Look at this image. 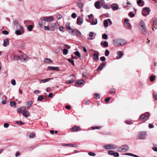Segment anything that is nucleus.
<instances>
[{
    "mask_svg": "<svg viewBox=\"0 0 157 157\" xmlns=\"http://www.w3.org/2000/svg\"><path fill=\"white\" fill-rule=\"evenodd\" d=\"M139 30L140 32L143 34L145 35L147 33V30L145 24L143 20L140 21L138 24Z\"/></svg>",
    "mask_w": 157,
    "mask_h": 157,
    "instance_id": "obj_1",
    "label": "nucleus"
},
{
    "mask_svg": "<svg viewBox=\"0 0 157 157\" xmlns=\"http://www.w3.org/2000/svg\"><path fill=\"white\" fill-rule=\"evenodd\" d=\"M127 42L125 40L122 39H115L113 40V45L117 46H123L125 45Z\"/></svg>",
    "mask_w": 157,
    "mask_h": 157,
    "instance_id": "obj_2",
    "label": "nucleus"
},
{
    "mask_svg": "<svg viewBox=\"0 0 157 157\" xmlns=\"http://www.w3.org/2000/svg\"><path fill=\"white\" fill-rule=\"evenodd\" d=\"M72 35L74 36H77L81 37L82 36V34L78 30L75 29H72L71 32H69Z\"/></svg>",
    "mask_w": 157,
    "mask_h": 157,
    "instance_id": "obj_3",
    "label": "nucleus"
},
{
    "mask_svg": "<svg viewBox=\"0 0 157 157\" xmlns=\"http://www.w3.org/2000/svg\"><path fill=\"white\" fill-rule=\"evenodd\" d=\"M117 147V146L116 145L111 144H109L103 146V148L106 150L113 149L116 148Z\"/></svg>",
    "mask_w": 157,
    "mask_h": 157,
    "instance_id": "obj_4",
    "label": "nucleus"
},
{
    "mask_svg": "<svg viewBox=\"0 0 157 157\" xmlns=\"http://www.w3.org/2000/svg\"><path fill=\"white\" fill-rule=\"evenodd\" d=\"M129 149V147L126 145H123L118 149L119 151L121 152H125Z\"/></svg>",
    "mask_w": 157,
    "mask_h": 157,
    "instance_id": "obj_5",
    "label": "nucleus"
},
{
    "mask_svg": "<svg viewBox=\"0 0 157 157\" xmlns=\"http://www.w3.org/2000/svg\"><path fill=\"white\" fill-rule=\"evenodd\" d=\"M150 116L148 113H146L145 114L142 115L140 117L141 121H146L147 120Z\"/></svg>",
    "mask_w": 157,
    "mask_h": 157,
    "instance_id": "obj_6",
    "label": "nucleus"
},
{
    "mask_svg": "<svg viewBox=\"0 0 157 157\" xmlns=\"http://www.w3.org/2000/svg\"><path fill=\"white\" fill-rule=\"evenodd\" d=\"M46 21L44 19V17L40 18L38 21L39 26L40 28H43L44 26L45 25Z\"/></svg>",
    "mask_w": 157,
    "mask_h": 157,
    "instance_id": "obj_7",
    "label": "nucleus"
},
{
    "mask_svg": "<svg viewBox=\"0 0 157 157\" xmlns=\"http://www.w3.org/2000/svg\"><path fill=\"white\" fill-rule=\"evenodd\" d=\"M147 136V134L145 132H141L139 133L138 137V139H144Z\"/></svg>",
    "mask_w": 157,
    "mask_h": 157,
    "instance_id": "obj_8",
    "label": "nucleus"
},
{
    "mask_svg": "<svg viewBox=\"0 0 157 157\" xmlns=\"http://www.w3.org/2000/svg\"><path fill=\"white\" fill-rule=\"evenodd\" d=\"M150 11V10L149 8H144L142 10V14L144 16H146L149 14Z\"/></svg>",
    "mask_w": 157,
    "mask_h": 157,
    "instance_id": "obj_9",
    "label": "nucleus"
},
{
    "mask_svg": "<svg viewBox=\"0 0 157 157\" xmlns=\"http://www.w3.org/2000/svg\"><path fill=\"white\" fill-rule=\"evenodd\" d=\"M24 32V29H21L16 30L15 32V33L17 35H22Z\"/></svg>",
    "mask_w": 157,
    "mask_h": 157,
    "instance_id": "obj_10",
    "label": "nucleus"
},
{
    "mask_svg": "<svg viewBox=\"0 0 157 157\" xmlns=\"http://www.w3.org/2000/svg\"><path fill=\"white\" fill-rule=\"evenodd\" d=\"M44 19L46 22H51L54 19V17L52 16H50L48 17H44Z\"/></svg>",
    "mask_w": 157,
    "mask_h": 157,
    "instance_id": "obj_11",
    "label": "nucleus"
},
{
    "mask_svg": "<svg viewBox=\"0 0 157 157\" xmlns=\"http://www.w3.org/2000/svg\"><path fill=\"white\" fill-rule=\"evenodd\" d=\"M26 110V107L25 106H23L17 109V112L19 113H22L23 112Z\"/></svg>",
    "mask_w": 157,
    "mask_h": 157,
    "instance_id": "obj_12",
    "label": "nucleus"
},
{
    "mask_svg": "<svg viewBox=\"0 0 157 157\" xmlns=\"http://www.w3.org/2000/svg\"><path fill=\"white\" fill-rule=\"evenodd\" d=\"M29 58L27 57V56L25 54H23L21 56V59L23 62H25L29 60Z\"/></svg>",
    "mask_w": 157,
    "mask_h": 157,
    "instance_id": "obj_13",
    "label": "nucleus"
},
{
    "mask_svg": "<svg viewBox=\"0 0 157 157\" xmlns=\"http://www.w3.org/2000/svg\"><path fill=\"white\" fill-rule=\"evenodd\" d=\"M47 70H54V71H59V67H53L49 66L47 68Z\"/></svg>",
    "mask_w": 157,
    "mask_h": 157,
    "instance_id": "obj_14",
    "label": "nucleus"
},
{
    "mask_svg": "<svg viewBox=\"0 0 157 157\" xmlns=\"http://www.w3.org/2000/svg\"><path fill=\"white\" fill-rule=\"evenodd\" d=\"M80 128L78 126L75 125L71 128V131L73 132H77L79 130Z\"/></svg>",
    "mask_w": 157,
    "mask_h": 157,
    "instance_id": "obj_15",
    "label": "nucleus"
},
{
    "mask_svg": "<svg viewBox=\"0 0 157 157\" xmlns=\"http://www.w3.org/2000/svg\"><path fill=\"white\" fill-rule=\"evenodd\" d=\"M83 20L82 18L79 17L77 19V23L79 25H81L83 23Z\"/></svg>",
    "mask_w": 157,
    "mask_h": 157,
    "instance_id": "obj_16",
    "label": "nucleus"
},
{
    "mask_svg": "<svg viewBox=\"0 0 157 157\" xmlns=\"http://www.w3.org/2000/svg\"><path fill=\"white\" fill-rule=\"evenodd\" d=\"M111 8L113 10H117L119 8V6L117 4H113L111 6Z\"/></svg>",
    "mask_w": 157,
    "mask_h": 157,
    "instance_id": "obj_17",
    "label": "nucleus"
},
{
    "mask_svg": "<svg viewBox=\"0 0 157 157\" xmlns=\"http://www.w3.org/2000/svg\"><path fill=\"white\" fill-rule=\"evenodd\" d=\"M84 82V81L83 79L78 80L75 82V84L78 85H81Z\"/></svg>",
    "mask_w": 157,
    "mask_h": 157,
    "instance_id": "obj_18",
    "label": "nucleus"
},
{
    "mask_svg": "<svg viewBox=\"0 0 157 157\" xmlns=\"http://www.w3.org/2000/svg\"><path fill=\"white\" fill-rule=\"evenodd\" d=\"M9 44V40L8 39H6L4 40L3 45L4 47H6Z\"/></svg>",
    "mask_w": 157,
    "mask_h": 157,
    "instance_id": "obj_19",
    "label": "nucleus"
},
{
    "mask_svg": "<svg viewBox=\"0 0 157 157\" xmlns=\"http://www.w3.org/2000/svg\"><path fill=\"white\" fill-rule=\"evenodd\" d=\"M151 22L152 24L153 25H156L157 24L156 19L155 17L153 18L151 20Z\"/></svg>",
    "mask_w": 157,
    "mask_h": 157,
    "instance_id": "obj_20",
    "label": "nucleus"
},
{
    "mask_svg": "<svg viewBox=\"0 0 157 157\" xmlns=\"http://www.w3.org/2000/svg\"><path fill=\"white\" fill-rule=\"evenodd\" d=\"M53 78H48L45 79H42L40 80V83H41L42 82L44 83L47 82H48L51 79H53Z\"/></svg>",
    "mask_w": 157,
    "mask_h": 157,
    "instance_id": "obj_21",
    "label": "nucleus"
},
{
    "mask_svg": "<svg viewBox=\"0 0 157 157\" xmlns=\"http://www.w3.org/2000/svg\"><path fill=\"white\" fill-rule=\"evenodd\" d=\"M93 58L94 60L97 61L98 59V54L96 53H94L93 55Z\"/></svg>",
    "mask_w": 157,
    "mask_h": 157,
    "instance_id": "obj_22",
    "label": "nucleus"
},
{
    "mask_svg": "<svg viewBox=\"0 0 157 157\" xmlns=\"http://www.w3.org/2000/svg\"><path fill=\"white\" fill-rule=\"evenodd\" d=\"M94 6L97 9H99L100 8V3L98 1H97L95 3Z\"/></svg>",
    "mask_w": 157,
    "mask_h": 157,
    "instance_id": "obj_23",
    "label": "nucleus"
},
{
    "mask_svg": "<svg viewBox=\"0 0 157 157\" xmlns=\"http://www.w3.org/2000/svg\"><path fill=\"white\" fill-rule=\"evenodd\" d=\"M117 54L119 56L117 57V59H119L122 57L123 55V53L121 51H119L117 52Z\"/></svg>",
    "mask_w": 157,
    "mask_h": 157,
    "instance_id": "obj_24",
    "label": "nucleus"
},
{
    "mask_svg": "<svg viewBox=\"0 0 157 157\" xmlns=\"http://www.w3.org/2000/svg\"><path fill=\"white\" fill-rule=\"evenodd\" d=\"M137 4L138 5L140 6H144L143 1L142 0H138L137 2Z\"/></svg>",
    "mask_w": 157,
    "mask_h": 157,
    "instance_id": "obj_25",
    "label": "nucleus"
},
{
    "mask_svg": "<svg viewBox=\"0 0 157 157\" xmlns=\"http://www.w3.org/2000/svg\"><path fill=\"white\" fill-rule=\"evenodd\" d=\"M44 61L47 63H49L50 62L52 63V61L49 58H46L44 60Z\"/></svg>",
    "mask_w": 157,
    "mask_h": 157,
    "instance_id": "obj_26",
    "label": "nucleus"
},
{
    "mask_svg": "<svg viewBox=\"0 0 157 157\" xmlns=\"http://www.w3.org/2000/svg\"><path fill=\"white\" fill-rule=\"evenodd\" d=\"M76 4L78 7L80 8H81L83 7V3L82 2H80L78 3H77Z\"/></svg>",
    "mask_w": 157,
    "mask_h": 157,
    "instance_id": "obj_27",
    "label": "nucleus"
},
{
    "mask_svg": "<svg viewBox=\"0 0 157 157\" xmlns=\"http://www.w3.org/2000/svg\"><path fill=\"white\" fill-rule=\"evenodd\" d=\"M30 114V113L28 111H26L24 112L23 113V115L25 117H28Z\"/></svg>",
    "mask_w": 157,
    "mask_h": 157,
    "instance_id": "obj_28",
    "label": "nucleus"
},
{
    "mask_svg": "<svg viewBox=\"0 0 157 157\" xmlns=\"http://www.w3.org/2000/svg\"><path fill=\"white\" fill-rule=\"evenodd\" d=\"M15 26L16 29L17 30L21 29H24L23 26H21L20 24L16 25Z\"/></svg>",
    "mask_w": 157,
    "mask_h": 157,
    "instance_id": "obj_29",
    "label": "nucleus"
},
{
    "mask_svg": "<svg viewBox=\"0 0 157 157\" xmlns=\"http://www.w3.org/2000/svg\"><path fill=\"white\" fill-rule=\"evenodd\" d=\"M33 104V102L30 101L27 102L26 106L28 108H29Z\"/></svg>",
    "mask_w": 157,
    "mask_h": 157,
    "instance_id": "obj_30",
    "label": "nucleus"
},
{
    "mask_svg": "<svg viewBox=\"0 0 157 157\" xmlns=\"http://www.w3.org/2000/svg\"><path fill=\"white\" fill-rule=\"evenodd\" d=\"M7 99V98L6 95H3L2 93H0V99Z\"/></svg>",
    "mask_w": 157,
    "mask_h": 157,
    "instance_id": "obj_31",
    "label": "nucleus"
},
{
    "mask_svg": "<svg viewBox=\"0 0 157 157\" xmlns=\"http://www.w3.org/2000/svg\"><path fill=\"white\" fill-rule=\"evenodd\" d=\"M101 44H102L105 47H107L108 46V44L107 41H105L103 43H101Z\"/></svg>",
    "mask_w": 157,
    "mask_h": 157,
    "instance_id": "obj_32",
    "label": "nucleus"
},
{
    "mask_svg": "<svg viewBox=\"0 0 157 157\" xmlns=\"http://www.w3.org/2000/svg\"><path fill=\"white\" fill-rule=\"evenodd\" d=\"M108 21L107 19L105 20L104 21V26L105 27H107L108 26Z\"/></svg>",
    "mask_w": 157,
    "mask_h": 157,
    "instance_id": "obj_33",
    "label": "nucleus"
},
{
    "mask_svg": "<svg viewBox=\"0 0 157 157\" xmlns=\"http://www.w3.org/2000/svg\"><path fill=\"white\" fill-rule=\"evenodd\" d=\"M66 27L67 29L68 30H72V29L70 26V23H67L66 25Z\"/></svg>",
    "mask_w": 157,
    "mask_h": 157,
    "instance_id": "obj_34",
    "label": "nucleus"
},
{
    "mask_svg": "<svg viewBox=\"0 0 157 157\" xmlns=\"http://www.w3.org/2000/svg\"><path fill=\"white\" fill-rule=\"evenodd\" d=\"M27 28L29 31H31L33 29V26L32 25H29L28 26Z\"/></svg>",
    "mask_w": 157,
    "mask_h": 157,
    "instance_id": "obj_35",
    "label": "nucleus"
},
{
    "mask_svg": "<svg viewBox=\"0 0 157 157\" xmlns=\"http://www.w3.org/2000/svg\"><path fill=\"white\" fill-rule=\"evenodd\" d=\"M68 52V51L67 49H64L63 51V53L64 55H67Z\"/></svg>",
    "mask_w": 157,
    "mask_h": 157,
    "instance_id": "obj_36",
    "label": "nucleus"
},
{
    "mask_svg": "<svg viewBox=\"0 0 157 157\" xmlns=\"http://www.w3.org/2000/svg\"><path fill=\"white\" fill-rule=\"evenodd\" d=\"M98 21L97 19H96L95 20L92 21L91 23L92 25H95L97 24Z\"/></svg>",
    "mask_w": 157,
    "mask_h": 157,
    "instance_id": "obj_37",
    "label": "nucleus"
},
{
    "mask_svg": "<svg viewBox=\"0 0 157 157\" xmlns=\"http://www.w3.org/2000/svg\"><path fill=\"white\" fill-rule=\"evenodd\" d=\"M102 38L104 39H108V36L106 34H102Z\"/></svg>",
    "mask_w": 157,
    "mask_h": 157,
    "instance_id": "obj_38",
    "label": "nucleus"
},
{
    "mask_svg": "<svg viewBox=\"0 0 157 157\" xmlns=\"http://www.w3.org/2000/svg\"><path fill=\"white\" fill-rule=\"evenodd\" d=\"M109 54V52L108 49H106L105 51V56H108Z\"/></svg>",
    "mask_w": 157,
    "mask_h": 157,
    "instance_id": "obj_39",
    "label": "nucleus"
},
{
    "mask_svg": "<svg viewBox=\"0 0 157 157\" xmlns=\"http://www.w3.org/2000/svg\"><path fill=\"white\" fill-rule=\"evenodd\" d=\"M10 104L11 106H14L16 105V103L14 101H11L10 102Z\"/></svg>",
    "mask_w": 157,
    "mask_h": 157,
    "instance_id": "obj_40",
    "label": "nucleus"
},
{
    "mask_svg": "<svg viewBox=\"0 0 157 157\" xmlns=\"http://www.w3.org/2000/svg\"><path fill=\"white\" fill-rule=\"evenodd\" d=\"M155 76L153 75L151 76L150 77V80L151 81L153 82V81L155 79Z\"/></svg>",
    "mask_w": 157,
    "mask_h": 157,
    "instance_id": "obj_41",
    "label": "nucleus"
},
{
    "mask_svg": "<svg viewBox=\"0 0 157 157\" xmlns=\"http://www.w3.org/2000/svg\"><path fill=\"white\" fill-rule=\"evenodd\" d=\"M67 60L71 63L73 66L75 65L74 61L71 59H67Z\"/></svg>",
    "mask_w": 157,
    "mask_h": 157,
    "instance_id": "obj_42",
    "label": "nucleus"
},
{
    "mask_svg": "<svg viewBox=\"0 0 157 157\" xmlns=\"http://www.w3.org/2000/svg\"><path fill=\"white\" fill-rule=\"evenodd\" d=\"M125 24L126 25V26L128 28V29H130L131 28V25L129 23L127 22Z\"/></svg>",
    "mask_w": 157,
    "mask_h": 157,
    "instance_id": "obj_43",
    "label": "nucleus"
},
{
    "mask_svg": "<svg viewBox=\"0 0 157 157\" xmlns=\"http://www.w3.org/2000/svg\"><path fill=\"white\" fill-rule=\"evenodd\" d=\"M43 99V96L41 95H40L38 98V101H41Z\"/></svg>",
    "mask_w": 157,
    "mask_h": 157,
    "instance_id": "obj_44",
    "label": "nucleus"
},
{
    "mask_svg": "<svg viewBox=\"0 0 157 157\" xmlns=\"http://www.w3.org/2000/svg\"><path fill=\"white\" fill-rule=\"evenodd\" d=\"M75 54L76 56H78L79 57H81V54L80 53L78 52V51H76V52H75Z\"/></svg>",
    "mask_w": 157,
    "mask_h": 157,
    "instance_id": "obj_45",
    "label": "nucleus"
},
{
    "mask_svg": "<svg viewBox=\"0 0 157 157\" xmlns=\"http://www.w3.org/2000/svg\"><path fill=\"white\" fill-rule=\"evenodd\" d=\"M13 24L15 26L19 24L17 20H14L13 21Z\"/></svg>",
    "mask_w": 157,
    "mask_h": 157,
    "instance_id": "obj_46",
    "label": "nucleus"
},
{
    "mask_svg": "<svg viewBox=\"0 0 157 157\" xmlns=\"http://www.w3.org/2000/svg\"><path fill=\"white\" fill-rule=\"evenodd\" d=\"M16 123L19 125H24L25 124L24 122H22V121H17Z\"/></svg>",
    "mask_w": 157,
    "mask_h": 157,
    "instance_id": "obj_47",
    "label": "nucleus"
},
{
    "mask_svg": "<svg viewBox=\"0 0 157 157\" xmlns=\"http://www.w3.org/2000/svg\"><path fill=\"white\" fill-rule=\"evenodd\" d=\"M90 103V101L88 100H86L84 101V103L86 105L89 104Z\"/></svg>",
    "mask_w": 157,
    "mask_h": 157,
    "instance_id": "obj_48",
    "label": "nucleus"
},
{
    "mask_svg": "<svg viewBox=\"0 0 157 157\" xmlns=\"http://www.w3.org/2000/svg\"><path fill=\"white\" fill-rule=\"evenodd\" d=\"M74 82V80L73 79H72L70 80H68L66 82V83L68 84H70L71 83Z\"/></svg>",
    "mask_w": 157,
    "mask_h": 157,
    "instance_id": "obj_49",
    "label": "nucleus"
},
{
    "mask_svg": "<svg viewBox=\"0 0 157 157\" xmlns=\"http://www.w3.org/2000/svg\"><path fill=\"white\" fill-rule=\"evenodd\" d=\"M62 145L63 146H69V147H73L74 146L73 145H72L71 144H63V145Z\"/></svg>",
    "mask_w": 157,
    "mask_h": 157,
    "instance_id": "obj_50",
    "label": "nucleus"
},
{
    "mask_svg": "<svg viewBox=\"0 0 157 157\" xmlns=\"http://www.w3.org/2000/svg\"><path fill=\"white\" fill-rule=\"evenodd\" d=\"M94 98H99V95L98 93H95L94 94Z\"/></svg>",
    "mask_w": 157,
    "mask_h": 157,
    "instance_id": "obj_51",
    "label": "nucleus"
},
{
    "mask_svg": "<svg viewBox=\"0 0 157 157\" xmlns=\"http://www.w3.org/2000/svg\"><path fill=\"white\" fill-rule=\"evenodd\" d=\"M11 83L12 85L13 86L15 85H16L15 80L14 79H12L11 81Z\"/></svg>",
    "mask_w": 157,
    "mask_h": 157,
    "instance_id": "obj_52",
    "label": "nucleus"
},
{
    "mask_svg": "<svg viewBox=\"0 0 157 157\" xmlns=\"http://www.w3.org/2000/svg\"><path fill=\"white\" fill-rule=\"evenodd\" d=\"M101 128V127L100 126H96V127H91V128L92 130L94 129H100Z\"/></svg>",
    "mask_w": 157,
    "mask_h": 157,
    "instance_id": "obj_53",
    "label": "nucleus"
},
{
    "mask_svg": "<svg viewBox=\"0 0 157 157\" xmlns=\"http://www.w3.org/2000/svg\"><path fill=\"white\" fill-rule=\"evenodd\" d=\"M100 60L102 62H104L105 60V58L104 56H102L100 58Z\"/></svg>",
    "mask_w": 157,
    "mask_h": 157,
    "instance_id": "obj_54",
    "label": "nucleus"
},
{
    "mask_svg": "<svg viewBox=\"0 0 157 157\" xmlns=\"http://www.w3.org/2000/svg\"><path fill=\"white\" fill-rule=\"evenodd\" d=\"M106 65V63L105 62H103L101 64V66L102 67V68H103V67H104Z\"/></svg>",
    "mask_w": 157,
    "mask_h": 157,
    "instance_id": "obj_55",
    "label": "nucleus"
},
{
    "mask_svg": "<svg viewBox=\"0 0 157 157\" xmlns=\"http://www.w3.org/2000/svg\"><path fill=\"white\" fill-rule=\"evenodd\" d=\"M33 93L35 94H40V91L38 90H35L34 91Z\"/></svg>",
    "mask_w": 157,
    "mask_h": 157,
    "instance_id": "obj_56",
    "label": "nucleus"
},
{
    "mask_svg": "<svg viewBox=\"0 0 157 157\" xmlns=\"http://www.w3.org/2000/svg\"><path fill=\"white\" fill-rule=\"evenodd\" d=\"M71 17L73 18H75L76 17V14L75 13H73L71 14Z\"/></svg>",
    "mask_w": 157,
    "mask_h": 157,
    "instance_id": "obj_57",
    "label": "nucleus"
},
{
    "mask_svg": "<svg viewBox=\"0 0 157 157\" xmlns=\"http://www.w3.org/2000/svg\"><path fill=\"white\" fill-rule=\"evenodd\" d=\"M129 15L130 17H132L135 16V15L134 14L132 13V12H130L129 13Z\"/></svg>",
    "mask_w": 157,
    "mask_h": 157,
    "instance_id": "obj_58",
    "label": "nucleus"
},
{
    "mask_svg": "<svg viewBox=\"0 0 157 157\" xmlns=\"http://www.w3.org/2000/svg\"><path fill=\"white\" fill-rule=\"evenodd\" d=\"M113 155L115 157H117L119 156V154L117 152H114Z\"/></svg>",
    "mask_w": 157,
    "mask_h": 157,
    "instance_id": "obj_59",
    "label": "nucleus"
},
{
    "mask_svg": "<svg viewBox=\"0 0 157 157\" xmlns=\"http://www.w3.org/2000/svg\"><path fill=\"white\" fill-rule=\"evenodd\" d=\"M88 154L90 156H94L96 154L92 152H89Z\"/></svg>",
    "mask_w": 157,
    "mask_h": 157,
    "instance_id": "obj_60",
    "label": "nucleus"
},
{
    "mask_svg": "<svg viewBox=\"0 0 157 157\" xmlns=\"http://www.w3.org/2000/svg\"><path fill=\"white\" fill-rule=\"evenodd\" d=\"M64 48H67L68 49H70L71 48V46L69 45L65 44L64 45V46L63 47Z\"/></svg>",
    "mask_w": 157,
    "mask_h": 157,
    "instance_id": "obj_61",
    "label": "nucleus"
},
{
    "mask_svg": "<svg viewBox=\"0 0 157 157\" xmlns=\"http://www.w3.org/2000/svg\"><path fill=\"white\" fill-rule=\"evenodd\" d=\"M94 34V33L93 32H90L89 35V36L90 37H91L93 36Z\"/></svg>",
    "mask_w": 157,
    "mask_h": 157,
    "instance_id": "obj_62",
    "label": "nucleus"
},
{
    "mask_svg": "<svg viewBox=\"0 0 157 157\" xmlns=\"http://www.w3.org/2000/svg\"><path fill=\"white\" fill-rule=\"evenodd\" d=\"M2 33L3 34L5 35H8L9 34L8 32L6 30H3Z\"/></svg>",
    "mask_w": 157,
    "mask_h": 157,
    "instance_id": "obj_63",
    "label": "nucleus"
},
{
    "mask_svg": "<svg viewBox=\"0 0 157 157\" xmlns=\"http://www.w3.org/2000/svg\"><path fill=\"white\" fill-rule=\"evenodd\" d=\"M153 96L154 98L156 100H157V93H154Z\"/></svg>",
    "mask_w": 157,
    "mask_h": 157,
    "instance_id": "obj_64",
    "label": "nucleus"
}]
</instances>
